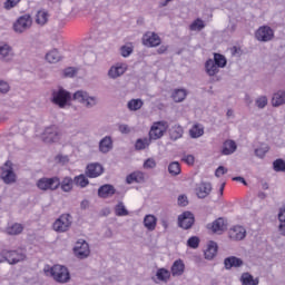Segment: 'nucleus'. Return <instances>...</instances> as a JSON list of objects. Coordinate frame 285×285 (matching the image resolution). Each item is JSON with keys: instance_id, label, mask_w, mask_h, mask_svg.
Masks as SVG:
<instances>
[{"instance_id": "40", "label": "nucleus", "mask_w": 285, "mask_h": 285, "mask_svg": "<svg viewBox=\"0 0 285 285\" xmlns=\"http://www.w3.org/2000/svg\"><path fill=\"white\" fill-rule=\"evenodd\" d=\"M214 62L218 68L223 69L226 67L227 60L224 55L214 53Z\"/></svg>"}, {"instance_id": "20", "label": "nucleus", "mask_w": 285, "mask_h": 285, "mask_svg": "<svg viewBox=\"0 0 285 285\" xmlns=\"http://www.w3.org/2000/svg\"><path fill=\"white\" fill-rule=\"evenodd\" d=\"M116 189L112 185L106 184L99 187L98 189V196L100 198H108L111 197L112 195H115Z\"/></svg>"}, {"instance_id": "31", "label": "nucleus", "mask_w": 285, "mask_h": 285, "mask_svg": "<svg viewBox=\"0 0 285 285\" xmlns=\"http://www.w3.org/2000/svg\"><path fill=\"white\" fill-rule=\"evenodd\" d=\"M112 148V140L110 137H105L99 144V149L102 154H107Z\"/></svg>"}, {"instance_id": "60", "label": "nucleus", "mask_w": 285, "mask_h": 285, "mask_svg": "<svg viewBox=\"0 0 285 285\" xmlns=\"http://www.w3.org/2000/svg\"><path fill=\"white\" fill-rule=\"evenodd\" d=\"M119 131L124 135H127L130 132V128L127 125H119Z\"/></svg>"}, {"instance_id": "55", "label": "nucleus", "mask_w": 285, "mask_h": 285, "mask_svg": "<svg viewBox=\"0 0 285 285\" xmlns=\"http://www.w3.org/2000/svg\"><path fill=\"white\" fill-rule=\"evenodd\" d=\"M228 169L225 168L224 166H219L216 171H215V176L217 178H220L222 176H224L225 174H227Z\"/></svg>"}, {"instance_id": "3", "label": "nucleus", "mask_w": 285, "mask_h": 285, "mask_svg": "<svg viewBox=\"0 0 285 285\" xmlns=\"http://www.w3.org/2000/svg\"><path fill=\"white\" fill-rule=\"evenodd\" d=\"M60 186V179L58 177H42L38 179L37 187L42 191H53Z\"/></svg>"}, {"instance_id": "47", "label": "nucleus", "mask_w": 285, "mask_h": 285, "mask_svg": "<svg viewBox=\"0 0 285 285\" xmlns=\"http://www.w3.org/2000/svg\"><path fill=\"white\" fill-rule=\"evenodd\" d=\"M268 151H269V147H268V145L265 144V145H263L262 147L257 148V149L255 150V154H256L257 157L264 158L265 155H266Z\"/></svg>"}, {"instance_id": "46", "label": "nucleus", "mask_w": 285, "mask_h": 285, "mask_svg": "<svg viewBox=\"0 0 285 285\" xmlns=\"http://www.w3.org/2000/svg\"><path fill=\"white\" fill-rule=\"evenodd\" d=\"M204 28V21L199 18L196 19L189 27L190 31H202Z\"/></svg>"}, {"instance_id": "18", "label": "nucleus", "mask_w": 285, "mask_h": 285, "mask_svg": "<svg viewBox=\"0 0 285 285\" xmlns=\"http://www.w3.org/2000/svg\"><path fill=\"white\" fill-rule=\"evenodd\" d=\"M170 273L174 277H179L185 273V263L181 258H178L173 263Z\"/></svg>"}, {"instance_id": "56", "label": "nucleus", "mask_w": 285, "mask_h": 285, "mask_svg": "<svg viewBox=\"0 0 285 285\" xmlns=\"http://www.w3.org/2000/svg\"><path fill=\"white\" fill-rule=\"evenodd\" d=\"M178 205L185 207L188 205V199L186 195H179L178 197Z\"/></svg>"}, {"instance_id": "22", "label": "nucleus", "mask_w": 285, "mask_h": 285, "mask_svg": "<svg viewBox=\"0 0 285 285\" xmlns=\"http://www.w3.org/2000/svg\"><path fill=\"white\" fill-rule=\"evenodd\" d=\"M144 180H145V175L142 171H134L126 177V183L128 185H131L134 183L141 184L144 183Z\"/></svg>"}, {"instance_id": "4", "label": "nucleus", "mask_w": 285, "mask_h": 285, "mask_svg": "<svg viewBox=\"0 0 285 285\" xmlns=\"http://www.w3.org/2000/svg\"><path fill=\"white\" fill-rule=\"evenodd\" d=\"M71 226V216L69 214H62L56 219L52 227L57 233H66Z\"/></svg>"}, {"instance_id": "37", "label": "nucleus", "mask_w": 285, "mask_h": 285, "mask_svg": "<svg viewBox=\"0 0 285 285\" xmlns=\"http://www.w3.org/2000/svg\"><path fill=\"white\" fill-rule=\"evenodd\" d=\"M48 12L46 10H40L38 11L37 16H36V23L39 26H46V23L48 22Z\"/></svg>"}, {"instance_id": "26", "label": "nucleus", "mask_w": 285, "mask_h": 285, "mask_svg": "<svg viewBox=\"0 0 285 285\" xmlns=\"http://www.w3.org/2000/svg\"><path fill=\"white\" fill-rule=\"evenodd\" d=\"M225 268L230 269L232 267H240L243 265V261L236 256H230L225 258Z\"/></svg>"}, {"instance_id": "27", "label": "nucleus", "mask_w": 285, "mask_h": 285, "mask_svg": "<svg viewBox=\"0 0 285 285\" xmlns=\"http://www.w3.org/2000/svg\"><path fill=\"white\" fill-rule=\"evenodd\" d=\"M144 225L149 232L155 230L157 226V218L155 217V215H146L144 219Z\"/></svg>"}, {"instance_id": "57", "label": "nucleus", "mask_w": 285, "mask_h": 285, "mask_svg": "<svg viewBox=\"0 0 285 285\" xmlns=\"http://www.w3.org/2000/svg\"><path fill=\"white\" fill-rule=\"evenodd\" d=\"M184 163L188 166H193L195 163V157L193 155H187L183 158Z\"/></svg>"}, {"instance_id": "42", "label": "nucleus", "mask_w": 285, "mask_h": 285, "mask_svg": "<svg viewBox=\"0 0 285 285\" xmlns=\"http://www.w3.org/2000/svg\"><path fill=\"white\" fill-rule=\"evenodd\" d=\"M144 106L141 99H131L128 101V109L130 111H137Z\"/></svg>"}, {"instance_id": "15", "label": "nucleus", "mask_w": 285, "mask_h": 285, "mask_svg": "<svg viewBox=\"0 0 285 285\" xmlns=\"http://www.w3.org/2000/svg\"><path fill=\"white\" fill-rule=\"evenodd\" d=\"M104 173V167L99 163L88 164L86 167V175L88 178H97Z\"/></svg>"}, {"instance_id": "9", "label": "nucleus", "mask_w": 285, "mask_h": 285, "mask_svg": "<svg viewBox=\"0 0 285 285\" xmlns=\"http://www.w3.org/2000/svg\"><path fill=\"white\" fill-rule=\"evenodd\" d=\"M73 100L86 105L87 108H91L96 105L97 100L95 97L88 96L86 91L78 90L73 95Z\"/></svg>"}, {"instance_id": "10", "label": "nucleus", "mask_w": 285, "mask_h": 285, "mask_svg": "<svg viewBox=\"0 0 285 285\" xmlns=\"http://www.w3.org/2000/svg\"><path fill=\"white\" fill-rule=\"evenodd\" d=\"M195 224V216L190 212H184L178 217V225L180 228L188 230Z\"/></svg>"}, {"instance_id": "5", "label": "nucleus", "mask_w": 285, "mask_h": 285, "mask_svg": "<svg viewBox=\"0 0 285 285\" xmlns=\"http://www.w3.org/2000/svg\"><path fill=\"white\" fill-rule=\"evenodd\" d=\"M59 140H60V131L57 126L52 125L45 129L42 134V141L45 144H53Z\"/></svg>"}, {"instance_id": "45", "label": "nucleus", "mask_w": 285, "mask_h": 285, "mask_svg": "<svg viewBox=\"0 0 285 285\" xmlns=\"http://www.w3.org/2000/svg\"><path fill=\"white\" fill-rule=\"evenodd\" d=\"M243 285H258V279H254L248 273L242 275Z\"/></svg>"}, {"instance_id": "52", "label": "nucleus", "mask_w": 285, "mask_h": 285, "mask_svg": "<svg viewBox=\"0 0 285 285\" xmlns=\"http://www.w3.org/2000/svg\"><path fill=\"white\" fill-rule=\"evenodd\" d=\"M120 53L124 58L129 57L132 53V47L131 46H122L120 48Z\"/></svg>"}, {"instance_id": "28", "label": "nucleus", "mask_w": 285, "mask_h": 285, "mask_svg": "<svg viewBox=\"0 0 285 285\" xmlns=\"http://www.w3.org/2000/svg\"><path fill=\"white\" fill-rule=\"evenodd\" d=\"M204 135V127L200 124H195L190 129H189V136L193 139L200 138Z\"/></svg>"}, {"instance_id": "59", "label": "nucleus", "mask_w": 285, "mask_h": 285, "mask_svg": "<svg viewBox=\"0 0 285 285\" xmlns=\"http://www.w3.org/2000/svg\"><path fill=\"white\" fill-rule=\"evenodd\" d=\"M278 219H279L281 223H285V204L281 208V212L278 214Z\"/></svg>"}, {"instance_id": "7", "label": "nucleus", "mask_w": 285, "mask_h": 285, "mask_svg": "<svg viewBox=\"0 0 285 285\" xmlns=\"http://www.w3.org/2000/svg\"><path fill=\"white\" fill-rule=\"evenodd\" d=\"M2 180L4 184H14L17 183V174H14V170L12 169V161L8 160L4 164V167H2Z\"/></svg>"}, {"instance_id": "58", "label": "nucleus", "mask_w": 285, "mask_h": 285, "mask_svg": "<svg viewBox=\"0 0 285 285\" xmlns=\"http://www.w3.org/2000/svg\"><path fill=\"white\" fill-rule=\"evenodd\" d=\"M10 91V85L8 82L2 81L1 82V94H8Z\"/></svg>"}, {"instance_id": "48", "label": "nucleus", "mask_w": 285, "mask_h": 285, "mask_svg": "<svg viewBox=\"0 0 285 285\" xmlns=\"http://www.w3.org/2000/svg\"><path fill=\"white\" fill-rule=\"evenodd\" d=\"M187 246L193 248V249L198 248V246H199V237H197V236L189 237L188 242H187Z\"/></svg>"}, {"instance_id": "23", "label": "nucleus", "mask_w": 285, "mask_h": 285, "mask_svg": "<svg viewBox=\"0 0 285 285\" xmlns=\"http://www.w3.org/2000/svg\"><path fill=\"white\" fill-rule=\"evenodd\" d=\"M217 252H218L217 243L214 240H210L205 250V258L208 261L214 259V257L217 255Z\"/></svg>"}, {"instance_id": "63", "label": "nucleus", "mask_w": 285, "mask_h": 285, "mask_svg": "<svg viewBox=\"0 0 285 285\" xmlns=\"http://www.w3.org/2000/svg\"><path fill=\"white\" fill-rule=\"evenodd\" d=\"M89 203L87 199L82 200L80 204L81 209H86L88 207Z\"/></svg>"}, {"instance_id": "32", "label": "nucleus", "mask_w": 285, "mask_h": 285, "mask_svg": "<svg viewBox=\"0 0 285 285\" xmlns=\"http://www.w3.org/2000/svg\"><path fill=\"white\" fill-rule=\"evenodd\" d=\"M23 233V225L20 223H14L7 227V234L17 236Z\"/></svg>"}, {"instance_id": "64", "label": "nucleus", "mask_w": 285, "mask_h": 285, "mask_svg": "<svg viewBox=\"0 0 285 285\" xmlns=\"http://www.w3.org/2000/svg\"><path fill=\"white\" fill-rule=\"evenodd\" d=\"M279 230H281L282 235L285 236V222H282V224L279 225Z\"/></svg>"}, {"instance_id": "43", "label": "nucleus", "mask_w": 285, "mask_h": 285, "mask_svg": "<svg viewBox=\"0 0 285 285\" xmlns=\"http://www.w3.org/2000/svg\"><path fill=\"white\" fill-rule=\"evenodd\" d=\"M115 214L118 217H125L128 216V210L126 209L125 205L122 204V202H119L116 207H115Z\"/></svg>"}, {"instance_id": "14", "label": "nucleus", "mask_w": 285, "mask_h": 285, "mask_svg": "<svg viewBox=\"0 0 285 285\" xmlns=\"http://www.w3.org/2000/svg\"><path fill=\"white\" fill-rule=\"evenodd\" d=\"M73 252L79 259L87 258L90 254L88 243L86 240H78L73 247Z\"/></svg>"}, {"instance_id": "39", "label": "nucleus", "mask_w": 285, "mask_h": 285, "mask_svg": "<svg viewBox=\"0 0 285 285\" xmlns=\"http://www.w3.org/2000/svg\"><path fill=\"white\" fill-rule=\"evenodd\" d=\"M75 181L70 177H65L62 181L60 183L61 189L65 193H69L72 189V184Z\"/></svg>"}, {"instance_id": "41", "label": "nucleus", "mask_w": 285, "mask_h": 285, "mask_svg": "<svg viewBox=\"0 0 285 285\" xmlns=\"http://www.w3.org/2000/svg\"><path fill=\"white\" fill-rule=\"evenodd\" d=\"M73 181H75L76 186H78L80 188H85L89 184V180L86 178V176L83 174L76 176Z\"/></svg>"}, {"instance_id": "8", "label": "nucleus", "mask_w": 285, "mask_h": 285, "mask_svg": "<svg viewBox=\"0 0 285 285\" xmlns=\"http://www.w3.org/2000/svg\"><path fill=\"white\" fill-rule=\"evenodd\" d=\"M32 27V18L30 16H22L13 23V30L18 33H23Z\"/></svg>"}, {"instance_id": "12", "label": "nucleus", "mask_w": 285, "mask_h": 285, "mask_svg": "<svg viewBox=\"0 0 285 285\" xmlns=\"http://www.w3.org/2000/svg\"><path fill=\"white\" fill-rule=\"evenodd\" d=\"M255 37L261 42H269L274 38V31L271 27L263 26L256 31Z\"/></svg>"}, {"instance_id": "36", "label": "nucleus", "mask_w": 285, "mask_h": 285, "mask_svg": "<svg viewBox=\"0 0 285 285\" xmlns=\"http://www.w3.org/2000/svg\"><path fill=\"white\" fill-rule=\"evenodd\" d=\"M173 100L177 104L183 102L185 98L187 97V92L185 89H176L173 95Z\"/></svg>"}, {"instance_id": "25", "label": "nucleus", "mask_w": 285, "mask_h": 285, "mask_svg": "<svg viewBox=\"0 0 285 285\" xmlns=\"http://www.w3.org/2000/svg\"><path fill=\"white\" fill-rule=\"evenodd\" d=\"M206 73L209 77H214L219 72V67L216 66L213 59H208L205 63Z\"/></svg>"}, {"instance_id": "54", "label": "nucleus", "mask_w": 285, "mask_h": 285, "mask_svg": "<svg viewBox=\"0 0 285 285\" xmlns=\"http://www.w3.org/2000/svg\"><path fill=\"white\" fill-rule=\"evenodd\" d=\"M155 167H156V161H155L154 158H148V159L145 160V163H144V168L145 169H153Z\"/></svg>"}, {"instance_id": "29", "label": "nucleus", "mask_w": 285, "mask_h": 285, "mask_svg": "<svg viewBox=\"0 0 285 285\" xmlns=\"http://www.w3.org/2000/svg\"><path fill=\"white\" fill-rule=\"evenodd\" d=\"M272 105L274 107H279L285 105V91L279 90L276 94H274V97L272 99Z\"/></svg>"}, {"instance_id": "44", "label": "nucleus", "mask_w": 285, "mask_h": 285, "mask_svg": "<svg viewBox=\"0 0 285 285\" xmlns=\"http://www.w3.org/2000/svg\"><path fill=\"white\" fill-rule=\"evenodd\" d=\"M168 171L171 176H178L181 173L180 164L178 161L170 163Z\"/></svg>"}, {"instance_id": "16", "label": "nucleus", "mask_w": 285, "mask_h": 285, "mask_svg": "<svg viewBox=\"0 0 285 285\" xmlns=\"http://www.w3.org/2000/svg\"><path fill=\"white\" fill-rule=\"evenodd\" d=\"M246 237V229L236 225L229 229V238L233 240H243Z\"/></svg>"}, {"instance_id": "19", "label": "nucleus", "mask_w": 285, "mask_h": 285, "mask_svg": "<svg viewBox=\"0 0 285 285\" xmlns=\"http://www.w3.org/2000/svg\"><path fill=\"white\" fill-rule=\"evenodd\" d=\"M212 184L210 183H200L196 188V194L198 198L204 199L212 193Z\"/></svg>"}, {"instance_id": "24", "label": "nucleus", "mask_w": 285, "mask_h": 285, "mask_svg": "<svg viewBox=\"0 0 285 285\" xmlns=\"http://www.w3.org/2000/svg\"><path fill=\"white\" fill-rule=\"evenodd\" d=\"M227 228V224L224 220V218L219 217L216 220L213 222L212 230L216 234H222Z\"/></svg>"}, {"instance_id": "50", "label": "nucleus", "mask_w": 285, "mask_h": 285, "mask_svg": "<svg viewBox=\"0 0 285 285\" xmlns=\"http://www.w3.org/2000/svg\"><path fill=\"white\" fill-rule=\"evenodd\" d=\"M21 2V0H7L4 2V9L10 11L12 9H14V7H17V4H19Z\"/></svg>"}, {"instance_id": "51", "label": "nucleus", "mask_w": 285, "mask_h": 285, "mask_svg": "<svg viewBox=\"0 0 285 285\" xmlns=\"http://www.w3.org/2000/svg\"><path fill=\"white\" fill-rule=\"evenodd\" d=\"M268 104V100L266 98V96H261L256 99V106L259 108V109H264Z\"/></svg>"}, {"instance_id": "30", "label": "nucleus", "mask_w": 285, "mask_h": 285, "mask_svg": "<svg viewBox=\"0 0 285 285\" xmlns=\"http://www.w3.org/2000/svg\"><path fill=\"white\" fill-rule=\"evenodd\" d=\"M183 135H184V129L179 125L173 126L169 131V136H170L171 140H178L183 137Z\"/></svg>"}, {"instance_id": "38", "label": "nucleus", "mask_w": 285, "mask_h": 285, "mask_svg": "<svg viewBox=\"0 0 285 285\" xmlns=\"http://www.w3.org/2000/svg\"><path fill=\"white\" fill-rule=\"evenodd\" d=\"M46 60L49 63H57L60 60V53L58 52V50L53 49L46 55Z\"/></svg>"}, {"instance_id": "53", "label": "nucleus", "mask_w": 285, "mask_h": 285, "mask_svg": "<svg viewBox=\"0 0 285 285\" xmlns=\"http://www.w3.org/2000/svg\"><path fill=\"white\" fill-rule=\"evenodd\" d=\"M77 73V70L72 67H68L63 71V77L65 78H73Z\"/></svg>"}, {"instance_id": "1", "label": "nucleus", "mask_w": 285, "mask_h": 285, "mask_svg": "<svg viewBox=\"0 0 285 285\" xmlns=\"http://www.w3.org/2000/svg\"><path fill=\"white\" fill-rule=\"evenodd\" d=\"M45 274L51 276L57 283H67L70 279L69 271L63 265H53L45 267Z\"/></svg>"}, {"instance_id": "13", "label": "nucleus", "mask_w": 285, "mask_h": 285, "mask_svg": "<svg viewBox=\"0 0 285 285\" xmlns=\"http://www.w3.org/2000/svg\"><path fill=\"white\" fill-rule=\"evenodd\" d=\"M161 39L155 32L148 31L142 36V45L147 48H156L160 46Z\"/></svg>"}, {"instance_id": "61", "label": "nucleus", "mask_w": 285, "mask_h": 285, "mask_svg": "<svg viewBox=\"0 0 285 285\" xmlns=\"http://www.w3.org/2000/svg\"><path fill=\"white\" fill-rule=\"evenodd\" d=\"M234 181H239L243 183L244 185H247L246 180L244 179V177L237 176L233 178Z\"/></svg>"}, {"instance_id": "2", "label": "nucleus", "mask_w": 285, "mask_h": 285, "mask_svg": "<svg viewBox=\"0 0 285 285\" xmlns=\"http://www.w3.org/2000/svg\"><path fill=\"white\" fill-rule=\"evenodd\" d=\"M2 258L8 262L10 265H16L26 261V250L19 248L16 250H2Z\"/></svg>"}, {"instance_id": "35", "label": "nucleus", "mask_w": 285, "mask_h": 285, "mask_svg": "<svg viewBox=\"0 0 285 285\" xmlns=\"http://www.w3.org/2000/svg\"><path fill=\"white\" fill-rule=\"evenodd\" d=\"M151 144V138H139L136 140L135 148L136 150H145Z\"/></svg>"}, {"instance_id": "34", "label": "nucleus", "mask_w": 285, "mask_h": 285, "mask_svg": "<svg viewBox=\"0 0 285 285\" xmlns=\"http://www.w3.org/2000/svg\"><path fill=\"white\" fill-rule=\"evenodd\" d=\"M170 271L165 267H160L158 268L156 276L158 281L166 283L170 279Z\"/></svg>"}, {"instance_id": "6", "label": "nucleus", "mask_w": 285, "mask_h": 285, "mask_svg": "<svg viewBox=\"0 0 285 285\" xmlns=\"http://www.w3.org/2000/svg\"><path fill=\"white\" fill-rule=\"evenodd\" d=\"M167 129H168L167 121H164V120L156 121L151 126V129L149 131V138L153 139V140L160 139L164 136V134L166 132Z\"/></svg>"}, {"instance_id": "62", "label": "nucleus", "mask_w": 285, "mask_h": 285, "mask_svg": "<svg viewBox=\"0 0 285 285\" xmlns=\"http://www.w3.org/2000/svg\"><path fill=\"white\" fill-rule=\"evenodd\" d=\"M161 225L165 229H168L169 227V222L167 219H161Z\"/></svg>"}, {"instance_id": "17", "label": "nucleus", "mask_w": 285, "mask_h": 285, "mask_svg": "<svg viewBox=\"0 0 285 285\" xmlns=\"http://www.w3.org/2000/svg\"><path fill=\"white\" fill-rule=\"evenodd\" d=\"M1 61L7 63L14 61V51L9 45H2L1 47Z\"/></svg>"}, {"instance_id": "49", "label": "nucleus", "mask_w": 285, "mask_h": 285, "mask_svg": "<svg viewBox=\"0 0 285 285\" xmlns=\"http://www.w3.org/2000/svg\"><path fill=\"white\" fill-rule=\"evenodd\" d=\"M274 169L275 171L279 173V171H285V161L283 159H276L274 161Z\"/></svg>"}, {"instance_id": "33", "label": "nucleus", "mask_w": 285, "mask_h": 285, "mask_svg": "<svg viewBox=\"0 0 285 285\" xmlns=\"http://www.w3.org/2000/svg\"><path fill=\"white\" fill-rule=\"evenodd\" d=\"M126 71V67L125 66H116V67H111L108 76L112 79H116L120 76H122Z\"/></svg>"}, {"instance_id": "11", "label": "nucleus", "mask_w": 285, "mask_h": 285, "mask_svg": "<svg viewBox=\"0 0 285 285\" xmlns=\"http://www.w3.org/2000/svg\"><path fill=\"white\" fill-rule=\"evenodd\" d=\"M70 98H71L70 92L63 89H59L58 91L53 92L52 102L59 106V108H63L67 105V102L70 100Z\"/></svg>"}, {"instance_id": "21", "label": "nucleus", "mask_w": 285, "mask_h": 285, "mask_svg": "<svg viewBox=\"0 0 285 285\" xmlns=\"http://www.w3.org/2000/svg\"><path fill=\"white\" fill-rule=\"evenodd\" d=\"M236 149H237L236 142L232 139H228V140L224 141V144H223L222 155L230 156L236 151Z\"/></svg>"}]
</instances>
